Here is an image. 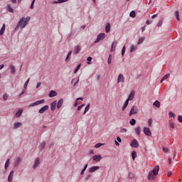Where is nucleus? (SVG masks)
<instances>
[{"instance_id":"obj_1","label":"nucleus","mask_w":182,"mask_h":182,"mask_svg":"<svg viewBox=\"0 0 182 182\" xmlns=\"http://www.w3.org/2000/svg\"><path fill=\"white\" fill-rule=\"evenodd\" d=\"M29 21H31L30 16L22 17L17 26H16L15 31H18L19 28H21V29H23V28H25V26H26V25L29 23Z\"/></svg>"},{"instance_id":"obj_2","label":"nucleus","mask_w":182,"mask_h":182,"mask_svg":"<svg viewBox=\"0 0 182 182\" xmlns=\"http://www.w3.org/2000/svg\"><path fill=\"white\" fill-rule=\"evenodd\" d=\"M160 170V167L159 165L154 166V169L149 171L148 174V180H154L156 178V176L159 174V171Z\"/></svg>"},{"instance_id":"obj_3","label":"nucleus","mask_w":182,"mask_h":182,"mask_svg":"<svg viewBox=\"0 0 182 182\" xmlns=\"http://www.w3.org/2000/svg\"><path fill=\"white\" fill-rule=\"evenodd\" d=\"M139 112V108H137V106L134 105L129 112V116H133V114H137Z\"/></svg>"},{"instance_id":"obj_4","label":"nucleus","mask_w":182,"mask_h":182,"mask_svg":"<svg viewBox=\"0 0 182 182\" xmlns=\"http://www.w3.org/2000/svg\"><path fill=\"white\" fill-rule=\"evenodd\" d=\"M105 38H106V34L105 33H100L97 36V39L95 40V41L94 42V43H97L99 42H100V41H103V39H105Z\"/></svg>"},{"instance_id":"obj_5","label":"nucleus","mask_w":182,"mask_h":182,"mask_svg":"<svg viewBox=\"0 0 182 182\" xmlns=\"http://www.w3.org/2000/svg\"><path fill=\"white\" fill-rule=\"evenodd\" d=\"M43 103H45V100H38L30 105L29 107H33V106H38V105H42Z\"/></svg>"},{"instance_id":"obj_6","label":"nucleus","mask_w":182,"mask_h":182,"mask_svg":"<svg viewBox=\"0 0 182 182\" xmlns=\"http://www.w3.org/2000/svg\"><path fill=\"white\" fill-rule=\"evenodd\" d=\"M130 146L134 149H137V147H139V141H137L136 139H133L130 144Z\"/></svg>"},{"instance_id":"obj_7","label":"nucleus","mask_w":182,"mask_h":182,"mask_svg":"<svg viewBox=\"0 0 182 182\" xmlns=\"http://www.w3.org/2000/svg\"><path fill=\"white\" fill-rule=\"evenodd\" d=\"M117 83H124V76L123 74H119L118 75Z\"/></svg>"},{"instance_id":"obj_8","label":"nucleus","mask_w":182,"mask_h":182,"mask_svg":"<svg viewBox=\"0 0 182 182\" xmlns=\"http://www.w3.org/2000/svg\"><path fill=\"white\" fill-rule=\"evenodd\" d=\"M144 133L146 134V136H151V131H150V128L144 127Z\"/></svg>"},{"instance_id":"obj_9","label":"nucleus","mask_w":182,"mask_h":182,"mask_svg":"<svg viewBox=\"0 0 182 182\" xmlns=\"http://www.w3.org/2000/svg\"><path fill=\"white\" fill-rule=\"evenodd\" d=\"M48 109H49V106L45 105L44 107H41L39 109L38 113H41V114H42V113H45V112H46V110H48Z\"/></svg>"},{"instance_id":"obj_10","label":"nucleus","mask_w":182,"mask_h":182,"mask_svg":"<svg viewBox=\"0 0 182 182\" xmlns=\"http://www.w3.org/2000/svg\"><path fill=\"white\" fill-rule=\"evenodd\" d=\"M92 159L94 160V161H96L97 163L102 159V156L95 155L92 157Z\"/></svg>"},{"instance_id":"obj_11","label":"nucleus","mask_w":182,"mask_h":182,"mask_svg":"<svg viewBox=\"0 0 182 182\" xmlns=\"http://www.w3.org/2000/svg\"><path fill=\"white\" fill-rule=\"evenodd\" d=\"M100 167L99 166H92L90 169L89 171L90 173H95V171H97Z\"/></svg>"},{"instance_id":"obj_12","label":"nucleus","mask_w":182,"mask_h":182,"mask_svg":"<svg viewBox=\"0 0 182 182\" xmlns=\"http://www.w3.org/2000/svg\"><path fill=\"white\" fill-rule=\"evenodd\" d=\"M116 46H117V42L113 41L111 47V52H114V50H116Z\"/></svg>"},{"instance_id":"obj_13","label":"nucleus","mask_w":182,"mask_h":182,"mask_svg":"<svg viewBox=\"0 0 182 182\" xmlns=\"http://www.w3.org/2000/svg\"><path fill=\"white\" fill-rule=\"evenodd\" d=\"M57 95H58V93L55 90H51L48 94L49 97H55V96H57Z\"/></svg>"},{"instance_id":"obj_14","label":"nucleus","mask_w":182,"mask_h":182,"mask_svg":"<svg viewBox=\"0 0 182 182\" xmlns=\"http://www.w3.org/2000/svg\"><path fill=\"white\" fill-rule=\"evenodd\" d=\"M134 99V91H132L129 95V97L127 100L129 102V100H133Z\"/></svg>"},{"instance_id":"obj_15","label":"nucleus","mask_w":182,"mask_h":182,"mask_svg":"<svg viewBox=\"0 0 182 182\" xmlns=\"http://www.w3.org/2000/svg\"><path fill=\"white\" fill-rule=\"evenodd\" d=\"M39 161H40L39 158H37L36 159L34 165L33 166V168H36V167H38L39 166V164H41V162Z\"/></svg>"},{"instance_id":"obj_16","label":"nucleus","mask_w":182,"mask_h":182,"mask_svg":"<svg viewBox=\"0 0 182 182\" xmlns=\"http://www.w3.org/2000/svg\"><path fill=\"white\" fill-rule=\"evenodd\" d=\"M14 178V171H11L8 177V181L9 182H12V179Z\"/></svg>"},{"instance_id":"obj_17","label":"nucleus","mask_w":182,"mask_h":182,"mask_svg":"<svg viewBox=\"0 0 182 182\" xmlns=\"http://www.w3.org/2000/svg\"><path fill=\"white\" fill-rule=\"evenodd\" d=\"M63 105V98H61L58 102V104H57V108L58 109H60V107H62V105Z\"/></svg>"},{"instance_id":"obj_18","label":"nucleus","mask_w":182,"mask_h":182,"mask_svg":"<svg viewBox=\"0 0 182 182\" xmlns=\"http://www.w3.org/2000/svg\"><path fill=\"white\" fill-rule=\"evenodd\" d=\"M135 133L138 135L140 136V133H141V128L140 127H138L134 129Z\"/></svg>"},{"instance_id":"obj_19","label":"nucleus","mask_w":182,"mask_h":182,"mask_svg":"<svg viewBox=\"0 0 182 182\" xmlns=\"http://www.w3.org/2000/svg\"><path fill=\"white\" fill-rule=\"evenodd\" d=\"M80 49H82V48L80 47V46H77L75 48V50H74L73 54H74V55H76L77 53H79V52H80Z\"/></svg>"},{"instance_id":"obj_20","label":"nucleus","mask_w":182,"mask_h":182,"mask_svg":"<svg viewBox=\"0 0 182 182\" xmlns=\"http://www.w3.org/2000/svg\"><path fill=\"white\" fill-rule=\"evenodd\" d=\"M106 33H109L110 32V23H107L105 26Z\"/></svg>"},{"instance_id":"obj_21","label":"nucleus","mask_w":182,"mask_h":182,"mask_svg":"<svg viewBox=\"0 0 182 182\" xmlns=\"http://www.w3.org/2000/svg\"><path fill=\"white\" fill-rule=\"evenodd\" d=\"M146 38L144 37L139 38L137 42V45H141V43H143V42H144Z\"/></svg>"},{"instance_id":"obj_22","label":"nucleus","mask_w":182,"mask_h":182,"mask_svg":"<svg viewBox=\"0 0 182 182\" xmlns=\"http://www.w3.org/2000/svg\"><path fill=\"white\" fill-rule=\"evenodd\" d=\"M55 109H56V101L53 102L50 106V110L53 111Z\"/></svg>"},{"instance_id":"obj_23","label":"nucleus","mask_w":182,"mask_h":182,"mask_svg":"<svg viewBox=\"0 0 182 182\" xmlns=\"http://www.w3.org/2000/svg\"><path fill=\"white\" fill-rule=\"evenodd\" d=\"M127 106H129V100H127L122 107V111L126 110V107H127Z\"/></svg>"},{"instance_id":"obj_24","label":"nucleus","mask_w":182,"mask_h":182,"mask_svg":"<svg viewBox=\"0 0 182 182\" xmlns=\"http://www.w3.org/2000/svg\"><path fill=\"white\" fill-rule=\"evenodd\" d=\"M137 50V47L134 45H132L131 47H130V52L131 53L134 52V50Z\"/></svg>"},{"instance_id":"obj_25","label":"nucleus","mask_w":182,"mask_h":182,"mask_svg":"<svg viewBox=\"0 0 182 182\" xmlns=\"http://www.w3.org/2000/svg\"><path fill=\"white\" fill-rule=\"evenodd\" d=\"M21 126H22V123H21V122H16L14 124V129H18V127H21Z\"/></svg>"},{"instance_id":"obj_26","label":"nucleus","mask_w":182,"mask_h":182,"mask_svg":"<svg viewBox=\"0 0 182 182\" xmlns=\"http://www.w3.org/2000/svg\"><path fill=\"white\" fill-rule=\"evenodd\" d=\"M22 113H23V109H19L16 113V116L17 117H21V115L22 114Z\"/></svg>"},{"instance_id":"obj_27","label":"nucleus","mask_w":182,"mask_h":182,"mask_svg":"<svg viewBox=\"0 0 182 182\" xmlns=\"http://www.w3.org/2000/svg\"><path fill=\"white\" fill-rule=\"evenodd\" d=\"M7 11L12 14L14 12V9L11 6V4L7 5Z\"/></svg>"},{"instance_id":"obj_28","label":"nucleus","mask_w":182,"mask_h":182,"mask_svg":"<svg viewBox=\"0 0 182 182\" xmlns=\"http://www.w3.org/2000/svg\"><path fill=\"white\" fill-rule=\"evenodd\" d=\"M132 160H134L136 159V157H137V153L136 151H132Z\"/></svg>"},{"instance_id":"obj_29","label":"nucleus","mask_w":182,"mask_h":182,"mask_svg":"<svg viewBox=\"0 0 182 182\" xmlns=\"http://www.w3.org/2000/svg\"><path fill=\"white\" fill-rule=\"evenodd\" d=\"M154 106H155V107H160V102H159V100H156L154 102Z\"/></svg>"},{"instance_id":"obj_30","label":"nucleus","mask_w":182,"mask_h":182,"mask_svg":"<svg viewBox=\"0 0 182 182\" xmlns=\"http://www.w3.org/2000/svg\"><path fill=\"white\" fill-rule=\"evenodd\" d=\"M4 32H5V24H3V26L0 30V35H4Z\"/></svg>"},{"instance_id":"obj_31","label":"nucleus","mask_w":182,"mask_h":182,"mask_svg":"<svg viewBox=\"0 0 182 182\" xmlns=\"http://www.w3.org/2000/svg\"><path fill=\"white\" fill-rule=\"evenodd\" d=\"M128 178H130L131 180H134V173H129L128 175Z\"/></svg>"},{"instance_id":"obj_32","label":"nucleus","mask_w":182,"mask_h":182,"mask_svg":"<svg viewBox=\"0 0 182 182\" xmlns=\"http://www.w3.org/2000/svg\"><path fill=\"white\" fill-rule=\"evenodd\" d=\"M19 163H21V158H18L15 162V167H18V166H19Z\"/></svg>"},{"instance_id":"obj_33","label":"nucleus","mask_w":182,"mask_h":182,"mask_svg":"<svg viewBox=\"0 0 182 182\" xmlns=\"http://www.w3.org/2000/svg\"><path fill=\"white\" fill-rule=\"evenodd\" d=\"M90 109V104H88V105L86 106L85 109L84 114H86V112H89V109Z\"/></svg>"},{"instance_id":"obj_34","label":"nucleus","mask_w":182,"mask_h":182,"mask_svg":"<svg viewBox=\"0 0 182 182\" xmlns=\"http://www.w3.org/2000/svg\"><path fill=\"white\" fill-rule=\"evenodd\" d=\"M129 124H131V126H134V124H136V119H131V120L129 121Z\"/></svg>"},{"instance_id":"obj_35","label":"nucleus","mask_w":182,"mask_h":182,"mask_svg":"<svg viewBox=\"0 0 182 182\" xmlns=\"http://www.w3.org/2000/svg\"><path fill=\"white\" fill-rule=\"evenodd\" d=\"M175 15L176 16L177 21H180V11H176Z\"/></svg>"},{"instance_id":"obj_36","label":"nucleus","mask_w":182,"mask_h":182,"mask_svg":"<svg viewBox=\"0 0 182 182\" xmlns=\"http://www.w3.org/2000/svg\"><path fill=\"white\" fill-rule=\"evenodd\" d=\"M45 146H46V143L42 142L40 145V150H43V149H45Z\"/></svg>"},{"instance_id":"obj_37","label":"nucleus","mask_w":182,"mask_h":182,"mask_svg":"<svg viewBox=\"0 0 182 182\" xmlns=\"http://www.w3.org/2000/svg\"><path fill=\"white\" fill-rule=\"evenodd\" d=\"M8 167H9V159H7L6 161V164H5V166H4V168L6 169L8 168Z\"/></svg>"},{"instance_id":"obj_38","label":"nucleus","mask_w":182,"mask_h":182,"mask_svg":"<svg viewBox=\"0 0 182 182\" xmlns=\"http://www.w3.org/2000/svg\"><path fill=\"white\" fill-rule=\"evenodd\" d=\"M129 16H131L132 18H135L136 17V12L134 11H131L130 14H129Z\"/></svg>"},{"instance_id":"obj_39","label":"nucleus","mask_w":182,"mask_h":182,"mask_svg":"<svg viewBox=\"0 0 182 182\" xmlns=\"http://www.w3.org/2000/svg\"><path fill=\"white\" fill-rule=\"evenodd\" d=\"M105 144H102V143H97L95 145V149H99V147H102V146H103Z\"/></svg>"},{"instance_id":"obj_40","label":"nucleus","mask_w":182,"mask_h":182,"mask_svg":"<svg viewBox=\"0 0 182 182\" xmlns=\"http://www.w3.org/2000/svg\"><path fill=\"white\" fill-rule=\"evenodd\" d=\"M148 124L149 126V127H151L152 124H153V119L150 118L148 121Z\"/></svg>"},{"instance_id":"obj_41","label":"nucleus","mask_w":182,"mask_h":182,"mask_svg":"<svg viewBox=\"0 0 182 182\" xmlns=\"http://www.w3.org/2000/svg\"><path fill=\"white\" fill-rule=\"evenodd\" d=\"M80 66L81 64H79L77 68H75V70H74V73H77V72H79V69H80Z\"/></svg>"},{"instance_id":"obj_42","label":"nucleus","mask_w":182,"mask_h":182,"mask_svg":"<svg viewBox=\"0 0 182 182\" xmlns=\"http://www.w3.org/2000/svg\"><path fill=\"white\" fill-rule=\"evenodd\" d=\"M170 77V74H166V75H165L163 77H162V79H163V80H167V79H168V77Z\"/></svg>"},{"instance_id":"obj_43","label":"nucleus","mask_w":182,"mask_h":182,"mask_svg":"<svg viewBox=\"0 0 182 182\" xmlns=\"http://www.w3.org/2000/svg\"><path fill=\"white\" fill-rule=\"evenodd\" d=\"M68 0H58V1H55V4H62L63 2H68Z\"/></svg>"},{"instance_id":"obj_44","label":"nucleus","mask_w":182,"mask_h":182,"mask_svg":"<svg viewBox=\"0 0 182 182\" xmlns=\"http://www.w3.org/2000/svg\"><path fill=\"white\" fill-rule=\"evenodd\" d=\"M10 68L11 70V73H15V72H16L15 66L11 65Z\"/></svg>"},{"instance_id":"obj_45","label":"nucleus","mask_w":182,"mask_h":182,"mask_svg":"<svg viewBox=\"0 0 182 182\" xmlns=\"http://www.w3.org/2000/svg\"><path fill=\"white\" fill-rule=\"evenodd\" d=\"M29 80H30V79L28 78V79L26 80V82H25V84H24V89H26V87H28V83H29Z\"/></svg>"},{"instance_id":"obj_46","label":"nucleus","mask_w":182,"mask_h":182,"mask_svg":"<svg viewBox=\"0 0 182 182\" xmlns=\"http://www.w3.org/2000/svg\"><path fill=\"white\" fill-rule=\"evenodd\" d=\"M124 53H126V46H124L122 48V55L123 56V55H124Z\"/></svg>"},{"instance_id":"obj_47","label":"nucleus","mask_w":182,"mask_h":182,"mask_svg":"<svg viewBox=\"0 0 182 182\" xmlns=\"http://www.w3.org/2000/svg\"><path fill=\"white\" fill-rule=\"evenodd\" d=\"M82 107H85V104H82V105L78 106L77 110H78V111L82 110Z\"/></svg>"},{"instance_id":"obj_48","label":"nucleus","mask_w":182,"mask_h":182,"mask_svg":"<svg viewBox=\"0 0 182 182\" xmlns=\"http://www.w3.org/2000/svg\"><path fill=\"white\" fill-rule=\"evenodd\" d=\"M8 97H9V95H8V94H4L3 96L4 100H7Z\"/></svg>"},{"instance_id":"obj_49","label":"nucleus","mask_w":182,"mask_h":182,"mask_svg":"<svg viewBox=\"0 0 182 182\" xmlns=\"http://www.w3.org/2000/svg\"><path fill=\"white\" fill-rule=\"evenodd\" d=\"M110 63H112V55H109L108 58V65H110Z\"/></svg>"},{"instance_id":"obj_50","label":"nucleus","mask_w":182,"mask_h":182,"mask_svg":"<svg viewBox=\"0 0 182 182\" xmlns=\"http://www.w3.org/2000/svg\"><path fill=\"white\" fill-rule=\"evenodd\" d=\"M92 57H88L87 58V64L88 65H90V62H92Z\"/></svg>"},{"instance_id":"obj_51","label":"nucleus","mask_w":182,"mask_h":182,"mask_svg":"<svg viewBox=\"0 0 182 182\" xmlns=\"http://www.w3.org/2000/svg\"><path fill=\"white\" fill-rule=\"evenodd\" d=\"M70 55H72V51H70L68 55H67V57L65 58V60H68L69 59V57L70 56Z\"/></svg>"},{"instance_id":"obj_52","label":"nucleus","mask_w":182,"mask_h":182,"mask_svg":"<svg viewBox=\"0 0 182 182\" xmlns=\"http://www.w3.org/2000/svg\"><path fill=\"white\" fill-rule=\"evenodd\" d=\"M173 117H174V114L173 112H169V119H171Z\"/></svg>"},{"instance_id":"obj_53","label":"nucleus","mask_w":182,"mask_h":182,"mask_svg":"<svg viewBox=\"0 0 182 182\" xmlns=\"http://www.w3.org/2000/svg\"><path fill=\"white\" fill-rule=\"evenodd\" d=\"M161 25H163V21H159L158 24H157V26L160 27V26H161Z\"/></svg>"},{"instance_id":"obj_54","label":"nucleus","mask_w":182,"mask_h":182,"mask_svg":"<svg viewBox=\"0 0 182 182\" xmlns=\"http://www.w3.org/2000/svg\"><path fill=\"white\" fill-rule=\"evenodd\" d=\"M35 1H36V0H33V1H32L31 5V6H30L31 9H33V5H34V4H35Z\"/></svg>"},{"instance_id":"obj_55","label":"nucleus","mask_w":182,"mask_h":182,"mask_svg":"<svg viewBox=\"0 0 182 182\" xmlns=\"http://www.w3.org/2000/svg\"><path fill=\"white\" fill-rule=\"evenodd\" d=\"M178 120L180 123H182V116H178Z\"/></svg>"},{"instance_id":"obj_56","label":"nucleus","mask_w":182,"mask_h":182,"mask_svg":"<svg viewBox=\"0 0 182 182\" xmlns=\"http://www.w3.org/2000/svg\"><path fill=\"white\" fill-rule=\"evenodd\" d=\"M117 140L118 143H122V139L120 138V136H117Z\"/></svg>"},{"instance_id":"obj_57","label":"nucleus","mask_w":182,"mask_h":182,"mask_svg":"<svg viewBox=\"0 0 182 182\" xmlns=\"http://www.w3.org/2000/svg\"><path fill=\"white\" fill-rule=\"evenodd\" d=\"M169 125H170V127H171V129H174V123L171 122V123L169 124Z\"/></svg>"},{"instance_id":"obj_58","label":"nucleus","mask_w":182,"mask_h":182,"mask_svg":"<svg viewBox=\"0 0 182 182\" xmlns=\"http://www.w3.org/2000/svg\"><path fill=\"white\" fill-rule=\"evenodd\" d=\"M163 151H164V153H167V151H168V148H163Z\"/></svg>"},{"instance_id":"obj_59","label":"nucleus","mask_w":182,"mask_h":182,"mask_svg":"<svg viewBox=\"0 0 182 182\" xmlns=\"http://www.w3.org/2000/svg\"><path fill=\"white\" fill-rule=\"evenodd\" d=\"M122 133H126V132H127V129L126 128H123L122 130H121Z\"/></svg>"},{"instance_id":"obj_60","label":"nucleus","mask_w":182,"mask_h":182,"mask_svg":"<svg viewBox=\"0 0 182 182\" xmlns=\"http://www.w3.org/2000/svg\"><path fill=\"white\" fill-rule=\"evenodd\" d=\"M171 171H168V173H167V176H168V177H171Z\"/></svg>"},{"instance_id":"obj_61","label":"nucleus","mask_w":182,"mask_h":182,"mask_svg":"<svg viewBox=\"0 0 182 182\" xmlns=\"http://www.w3.org/2000/svg\"><path fill=\"white\" fill-rule=\"evenodd\" d=\"M154 18H157V14H154V15L151 16V19H154Z\"/></svg>"},{"instance_id":"obj_62","label":"nucleus","mask_w":182,"mask_h":182,"mask_svg":"<svg viewBox=\"0 0 182 182\" xmlns=\"http://www.w3.org/2000/svg\"><path fill=\"white\" fill-rule=\"evenodd\" d=\"M41 87V82H38L36 85V88H39Z\"/></svg>"},{"instance_id":"obj_63","label":"nucleus","mask_w":182,"mask_h":182,"mask_svg":"<svg viewBox=\"0 0 182 182\" xmlns=\"http://www.w3.org/2000/svg\"><path fill=\"white\" fill-rule=\"evenodd\" d=\"M77 100H83V97H78L76 99V102H77Z\"/></svg>"},{"instance_id":"obj_64","label":"nucleus","mask_w":182,"mask_h":182,"mask_svg":"<svg viewBox=\"0 0 182 182\" xmlns=\"http://www.w3.org/2000/svg\"><path fill=\"white\" fill-rule=\"evenodd\" d=\"M151 22H152V21H146V25H150V24H151Z\"/></svg>"}]
</instances>
